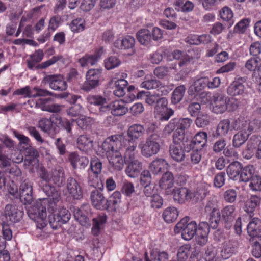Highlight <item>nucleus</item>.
Masks as SVG:
<instances>
[{
    "mask_svg": "<svg viewBox=\"0 0 261 261\" xmlns=\"http://www.w3.org/2000/svg\"><path fill=\"white\" fill-rule=\"evenodd\" d=\"M161 142L160 135L158 134L153 133L147 138L145 143L140 144L138 147L144 156L150 157L159 152Z\"/></svg>",
    "mask_w": 261,
    "mask_h": 261,
    "instance_id": "obj_4",
    "label": "nucleus"
},
{
    "mask_svg": "<svg viewBox=\"0 0 261 261\" xmlns=\"http://www.w3.org/2000/svg\"><path fill=\"white\" fill-rule=\"evenodd\" d=\"M242 78L233 81L227 88V91L230 96L242 95L245 94V87L242 83Z\"/></svg>",
    "mask_w": 261,
    "mask_h": 261,
    "instance_id": "obj_30",
    "label": "nucleus"
},
{
    "mask_svg": "<svg viewBox=\"0 0 261 261\" xmlns=\"http://www.w3.org/2000/svg\"><path fill=\"white\" fill-rule=\"evenodd\" d=\"M145 132V129L143 125L140 124H134L131 125L127 131L128 137L130 138L128 140L126 137L122 135L125 139L127 140L126 147L129 146V142L134 141L135 140L142 136Z\"/></svg>",
    "mask_w": 261,
    "mask_h": 261,
    "instance_id": "obj_23",
    "label": "nucleus"
},
{
    "mask_svg": "<svg viewBox=\"0 0 261 261\" xmlns=\"http://www.w3.org/2000/svg\"><path fill=\"white\" fill-rule=\"evenodd\" d=\"M51 98H41L36 102V107L40 108L43 111L51 113H58L62 110V106L59 104L49 103Z\"/></svg>",
    "mask_w": 261,
    "mask_h": 261,
    "instance_id": "obj_20",
    "label": "nucleus"
},
{
    "mask_svg": "<svg viewBox=\"0 0 261 261\" xmlns=\"http://www.w3.org/2000/svg\"><path fill=\"white\" fill-rule=\"evenodd\" d=\"M167 59L170 61L173 59L180 60L179 66L181 67L186 65L192 58L181 50H175L167 56Z\"/></svg>",
    "mask_w": 261,
    "mask_h": 261,
    "instance_id": "obj_37",
    "label": "nucleus"
},
{
    "mask_svg": "<svg viewBox=\"0 0 261 261\" xmlns=\"http://www.w3.org/2000/svg\"><path fill=\"white\" fill-rule=\"evenodd\" d=\"M207 137V134L206 132H200L196 134L187 145L190 146V149H194L195 148H197L201 149L205 145Z\"/></svg>",
    "mask_w": 261,
    "mask_h": 261,
    "instance_id": "obj_26",
    "label": "nucleus"
},
{
    "mask_svg": "<svg viewBox=\"0 0 261 261\" xmlns=\"http://www.w3.org/2000/svg\"><path fill=\"white\" fill-rule=\"evenodd\" d=\"M62 122L61 117L58 115H52L50 118H42L38 122L39 127L44 132L49 133L53 124H60Z\"/></svg>",
    "mask_w": 261,
    "mask_h": 261,
    "instance_id": "obj_18",
    "label": "nucleus"
},
{
    "mask_svg": "<svg viewBox=\"0 0 261 261\" xmlns=\"http://www.w3.org/2000/svg\"><path fill=\"white\" fill-rule=\"evenodd\" d=\"M135 38L129 35H127L123 38H119L114 42L115 47L120 49H133L135 44ZM134 51L132 50V54L134 53Z\"/></svg>",
    "mask_w": 261,
    "mask_h": 261,
    "instance_id": "obj_25",
    "label": "nucleus"
},
{
    "mask_svg": "<svg viewBox=\"0 0 261 261\" xmlns=\"http://www.w3.org/2000/svg\"><path fill=\"white\" fill-rule=\"evenodd\" d=\"M107 217L106 215H100L93 219V227L92 232L94 235H98L102 226L106 223Z\"/></svg>",
    "mask_w": 261,
    "mask_h": 261,
    "instance_id": "obj_44",
    "label": "nucleus"
},
{
    "mask_svg": "<svg viewBox=\"0 0 261 261\" xmlns=\"http://www.w3.org/2000/svg\"><path fill=\"white\" fill-rule=\"evenodd\" d=\"M24 151H25V164L28 165L35 164L37 162V158L39 156L38 151L32 146Z\"/></svg>",
    "mask_w": 261,
    "mask_h": 261,
    "instance_id": "obj_42",
    "label": "nucleus"
},
{
    "mask_svg": "<svg viewBox=\"0 0 261 261\" xmlns=\"http://www.w3.org/2000/svg\"><path fill=\"white\" fill-rule=\"evenodd\" d=\"M252 254L255 258L261 257V236L252 239Z\"/></svg>",
    "mask_w": 261,
    "mask_h": 261,
    "instance_id": "obj_53",
    "label": "nucleus"
},
{
    "mask_svg": "<svg viewBox=\"0 0 261 261\" xmlns=\"http://www.w3.org/2000/svg\"><path fill=\"white\" fill-rule=\"evenodd\" d=\"M230 130V121L228 119H224L218 123L216 130V135L217 136H225Z\"/></svg>",
    "mask_w": 261,
    "mask_h": 261,
    "instance_id": "obj_47",
    "label": "nucleus"
},
{
    "mask_svg": "<svg viewBox=\"0 0 261 261\" xmlns=\"http://www.w3.org/2000/svg\"><path fill=\"white\" fill-rule=\"evenodd\" d=\"M19 197L24 204H30L33 200L32 184L28 179L23 180L20 186Z\"/></svg>",
    "mask_w": 261,
    "mask_h": 261,
    "instance_id": "obj_14",
    "label": "nucleus"
},
{
    "mask_svg": "<svg viewBox=\"0 0 261 261\" xmlns=\"http://www.w3.org/2000/svg\"><path fill=\"white\" fill-rule=\"evenodd\" d=\"M220 16L224 21H229L230 25L233 24L231 19L233 18V13L230 8L227 6L224 7L220 11Z\"/></svg>",
    "mask_w": 261,
    "mask_h": 261,
    "instance_id": "obj_61",
    "label": "nucleus"
},
{
    "mask_svg": "<svg viewBox=\"0 0 261 261\" xmlns=\"http://www.w3.org/2000/svg\"><path fill=\"white\" fill-rule=\"evenodd\" d=\"M121 202V194L119 191H115L106 201L108 208L111 206L116 207Z\"/></svg>",
    "mask_w": 261,
    "mask_h": 261,
    "instance_id": "obj_55",
    "label": "nucleus"
},
{
    "mask_svg": "<svg viewBox=\"0 0 261 261\" xmlns=\"http://www.w3.org/2000/svg\"><path fill=\"white\" fill-rule=\"evenodd\" d=\"M48 201L46 199H39L32 205L27 209L28 216L32 220H36L38 218H46V203Z\"/></svg>",
    "mask_w": 261,
    "mask_h": 261,
    "instance_id": "obj_8",
    "label": "nucleus"
},
{
    "mask_svg": "<svg viewBox=\"0 0 261 261\" xmlns=\"http://www.w3.org/2000/svg\"><path fill=\"white\" fill-rule=\"evenodd\" d=\"M209 214V226L213 229H216L220 220L221 215L219 208L208 213Z\"/></svg>",
    "mask_w": 261,
    "mask_h": 261,
    "instance_id": "obj_51",
    "label": "nucleus"
},
{
    "mask_svg": "<svg viewBox=\"0 0 261 261\" xmlns=\"http://www.w3.org/2000/svg\"><path fill=\"white\" fill-rule=\"evenodd\" d=\"M260 199L257 196L253 195L248 199L244 205V211L248 213L250 216H252L257 206L260 203Z\"/></svg>",
    "mask_w": 261,
    "mask_h": 261,
    "instance_id": "obj_40",
    "label": "nucleus"
},
{
    "mask_svg": "<svg viewBox=\"0 0 261 261\" xmlns=\"http://www.w3.org/2000/svg\"><path fill=\"white\" fill-rule=\"evenodd\" d=\"M191 245L189 244L181 246L178 250L177 256L178 261H186L190 254Z\"/></svg>",
    "mask_w": 261,
    "mask_h": 261,
    "instance_id": "obj_57",
    "label": "nucleus"
},
{
    "mask_svg": "<svg viewBox=\"0 0 261 261\" xmlns=\"http://www.w3.org/2000/svg\"><path fill=\"white\" fill-rule=\"evenodd\" d=\"M169 167V164L165 159L158 158L151 162L149 168L153 173L157 174L164 171Z\"/></svg>",
    "mask_w": 261,
    "mask_h": 261,
    "instance_id": "obj_32",
    "label": "nucleus"
},
{
    "mask_svg": "<svg viewBox=\"0 0 261 261\" xmlns=\"http://www.w3.org/2000/svg\"><path fill=\"white\" fill-rule=\"evenodd\" d=\"M174 182V176L171 172H166L162 176L159 181L160 187L164 190H168L173 187Z\"/></svg>",
    "mask_w": 261,
    "mask_h": 261,
    "instance_id": "obj_39",
    "label": "nucleus"
},
{
    "mask_svg": "<svg viewBox=\"0 0 261 261\" xmlns=\"http://www.w3.org/2000/svg\"><path fill=\"white\" fill-rule=\"evenodd\" d=\"M208 186L205 184L199 185L193 192H191L192 200L195 202L202 201L209 193Z\"/></svg>",
    "mask_w": 261,
    "mask_h": 261,
    "instance_id": "obj_36",
    "label": "nucleus"
},
{
    "mask_svg": "<svg viewBox=\"0 0 261 261\" xmlns=\"http://www.w3.org/2000/svg\"><path fill=\"white\" fill-rule=\"evenodd\" d=\"M71 215L69 211L62 208L55 214L49 216L48 220L51 227L54 229H57L62 224L66 223L70 219Z\"/></svg>",
    "mask_w": 261,
    "mask_h": 261,
    "instance_id": "obj_9",
    "label": "nucleus"
},
{
    "mask_svg": "<svg viewBox=\"0 0 261 261\" xmlns=\"http://www.w3.org/2000/svg\"><path fill=\"white\" fill-rule=\"evenodd\" d=\"M23 212L18 210L15 205L7 204L4 210V215L7 221L11 223H16L20 221Z\"/></svg>",
    "mask_w": 261,
    "mask_h": 261,
    "instance_id": "obj_19",
    "label": "nucleus"
},
{
    "mask_svg": "<svg viewBox=\"0 0 261 261\" xmlns=\"http://www.w3.org/2000/svg\"><path fill=\"white\" fill-rule=\"evenodd\" d=\"M102 168V164L100 160L96 157L92 158L90 162L88 178V182L90 186L95 187L98 186L99 175L101 172Z\"/></svg>",
    "mask_w": 261,
    "mask_h": 261,
    "instance_id": "obj_7",
    "label": "nucleus"
},
{
    "mask_svg": "<svg viewBox=\"0 0 261 261\" xmlns=\"http://www.w3.org/2000/svg\"><path fill=\"white\" fill-rule=\"evenodd\" d=\"M152 36L147 29H141L137 33V39L143 45L148 44L151 40Z\"/></svg>",
    "mask_w": 261,
    "mask_h": 261,
    "instance_id": "obj_49",
    "label": "nucleus"
},
{
    "mask_svg": "<svg viewBox=\"0 0 261 261\" xmlns=\"http://www.w3.org/2000/svg\"><path fill=\"white\" fill-rule=\"evenodd\" d=\"M42 189L48 197V198H42V199H46L48 201L46 203L48 211L53 213L57 208V203L60 200V193L54 186L49 184L43 185Z\"/></svg>",
    "mask_w": 261,
    "mask_h": 261,
    "instance_id": "obj_6",
    "label": "nucleus"
},
{
    "mask_svg": "<svg viewBox=\"0 0 261 261\" xmlns=\"http://www.w3.org/2000/svg\"><path fill=\"white\" fill-rule=\"evenodd\" d=\"M173 198L175 202L184 203L186 201L192 199L191 192L186 188H176L174 190Z\"/></svg>",
    "mask_w": 261,
    "mask_h": 261,
    "instance_id": "obj_28",
    "label": "nucleus"
},
{
    "mask_svg": "<svg viewBox=\"0 0 261 261\" xmlns=\"http://www.w3.org/2000/svg\"><path fill=\"white\" fill-rule=\"evenodd\" d=\"M77 125L82 129H87L93 123V120L89 117L81 116L76 120Z\"/></svg>",
    "mask_w": 261,
    "mask_h": 261,
    "instance_id": "obj_60",
    "label": "nucleus"
},
{
    "mask_svg": "<svg viewBox=\"0 0 261 261\" xmlns=\"http://www.w3.org/2000/svg\"><path fill=\"white\" fill-rule=\"evenodd\" d=\"M168 101L166 98H159L155 107V112L162 121H167L173 115L174 111L167 108Z\"/></svg>",
    "mask_w": 261,
    "mask_h": 261,
    "instance_id": "obj_13",
    "label": "nucleus"
},
{
    "mask_svg": "<svg viewBox=\"0 0 261 261\" xmlns=\"http://www.w3.org/2000/svg\"><path fill=\"white\" fill-rule=\"evenodd\" d=\"M222 218L225 224V227L229 229L232 225V222L236 216V207L234 205H227L221 211Z\"/></svg>",
    "mask_w": 261,
    "mask_h": 261,
    "instance_id": "obj_21",
    "label": "nucleus"
},
{
    "mask_svg": "<svg viewBox=\"0 0 261 261\" xmlns=\"http://www.w3.org/2000/svg\"><path fill=\"white\" fill-rule=\"evenodd\" d=\"M101 69H91L86 73V81L82 86L84 91H89L99 85L101 76Z\"/></svg>",
    "mask_w": 261,
    "mask_h": 261,
    "instance_id": "obj_10",
    "label": "nucleus"
},
{
    "mask_svg": "<svg viewBox=\"0 0 261 261\" xmlns=\"http://www.w3.org/2000/svg\"><path fill=\"white\" fill-rule=\"evenodd\" d=\"M44 54L42 50H36L34 54L31 55L27 61L28 67L30 69H36L37 64L40 62L43 58Z\"/></svg>",
    "mask_w": 261,
    "mask_h": 261,
    "instance_id": "obj_41",
    "label": "nucleus"
},
{
    "mask_svg": "<svg viewBox=\"0 0 261 261\" xmlns=\"http://www.w3.org/2000/svg\"><path fill=\"white\" fill-rule=\"evenodd\" d=\"M247 232L252 238L260 236L259 234L261 232V220L258 218L252 219L248 224Z\"/></svg>",
    "mask_w": 261,
    "mask_h": 261,
    "instance_id": "obj_33",
    "label": "nucleus"
},
{
    "mask_svg": "<svg viewBox=\"0 0 261 261\" xmlns=\"http://www.w3.org/2000/svg\"><path fill=\"white\" fill-rule=\"evenodd\" d=\"M254 169L252 166H247L243 168L240 172L239 180L243 182H247L254 176Z\"/></svg>",
    "mask_w": 261,
    "mask_h": 261,
    "instance_id": "obj_50",
    "label": "nucleus"
},
{
    "mask_svg": "<svg viewBox=\"0 0 261 261\" xmlns=\"http://www.w3.org/2000/svg\"><path fill=\"white\" fill-rule=\"evenodd\" d=\"M77 147L81 151L88 152L93 147V139L87 135H81L77 139Z\"/></svg>",
    "mask_w": 261,
    "mask_h": 261,
    "instance_id": "obj_29",
    "label": "nucleus"
},
{
    "mask_svg": "<svg viewBox=\"0 0 261 261\" xmlns=\"http://www.w3.org/2000/svg\"><path fill=\"white\" fill-rule=\"evenodd\" d=\"M175 9L178 11L189 12L193 10V3L187 0H176L175 2Z\"/></svg>",
    "mask_w": 261,
    "mask_h": 261,
    "instance_id": "obj_48",
    "label": "nucleus"
},
{
    "mask_svg": "<svg viewBox=\"0 0 261 261\" xmlns=\"http://www.w3.org/2000/svg\"><path fill=\"white\" fill-rule=\"evenodd\" d=\"M69 160L74 168H84L88 164L89 160L85 156H80L76 152H72L70 154Z\"/></svg>",
    "mask_w": 261,
    "mask_h": 261,
    "instance_id": "obj_38",
    "label": "nucleus"
},
{
    "mask_svg": "<svg viewBox=\"0 0 261 261\" xmlns=\"http://www.w3.org/2000/svg\"><path fill=\"white\" fill-rule=\"evenodd\" d=\"M242 170V164L236 161L231 163L227 167V174L230 179L238 180L240 179V172Z\"/></svg>",
    "mask_w": 261,
    "mask_h": 261,
    "instance_id": "obj_35",
    "label": "nucleus"
},
{
    "mask_svg": "<svg viewBox=\"0 0 261 261\" xmlns=\"http://www.w3.org/2000/svg\"><path fill=\"white\" fill-rule=\"evenodd\" d=\"M137 145V143L134 141L129 142V146L124 152L125 162L127 165L125 173L130 178L137 177L142 169V164L136 158L134 152Z\"/></svg>",
    "mask_w": 261,
    "mask_h": 261,
    "instance_id": "obj_3",
    "label": "nucleus"
},
{
    "mask_svg": "<svg viewBox=\"0 0 261 261\" xmlns=\"http://www.w3.org/2000/svg\"><path fill=\"white\" fill-rule=\"evenodd\" d=\"M238 246V242L235 240H230L226 241L223 246L220 252V255L222 258L227 259L230 258L237 252Z\"/></svg>",
    "mask_w": 261,
    "mask_h": 261,
    "instance_id": "obj_24",
    "label": "nucleus"
},
{
    "mask_svg": "<svg viewBox=\"0 0 261 261\" xmlns=\"http://www.w3.org/2000/svg\"><path fill=\"white\" fill-rule=\"evenodd\" d=\"M96 56L94 55H86L82 58L79 59L78 62L82 67H86L89 65H94L98 61Z\"/></svg>",
    "mask_w": 261,
    "mask_h": 261,
    "instance_id": "obj_56",
    "label": "nucleus"
},
{
    "mask_svg": "<svg viewBox=\"0 0 261 261\" xmlns=\"http://www.w3.org/2000/svg\"><path fill=\"white\" fill-rule=\"evenodd\" d=\"M43 181L40 182V186L43 187V185L48 184V181H51L58 186L62 185L64 179V173L62 168L58 166L53 169L49 173L42 176Z\"/></svg>",
    "mask_w": 261,
    "mask_h": 261,
    "instance_id": "obj_11",
    "label": "nucleus"
},
{
    "mask_svg": "<svg viewBox=\"0 0 261 261\" xmlns=\"http://www.w3.org/2000/svg\"><path fill=\"white\" fill-rule=\"evenodd\" d=\"M90 199L92 205L98 210L108 208L106 200L101 190L95 189L90 193Z\"/></svg>",
    "mask_w": 261,
    "mask_h": 261,
    "instance_id": "obj_17",
    "label": "nucleus"
},
{
    "mask_svg": "<svg viewBox=\"0 0 261 261\" xmlns=\"http://www.w3.org/2000/svg\"><path fill=\"white\" fill-rule=\"evenodd\" d=\"M63 192L75 199H80L83 197V191L80 184L72 177L67 179L65 190Z\"/></svg>",
    "mask_w": 261,
    "mask_h": 261,
    "instance_id": "obj_12",
    "label": "nucleus"
},
{
    "mask_svg": "<svg viewBox=\"0 0 261 261\" xmlns=\"http://www.w3.org/2000/svg\"><path fill=\"white\" fill-rule=\"evenodd\" d=\"M110 113L115 116H122L126 113L128 109L123 100H116L109 103Z\"/></svg>",
    "mask_w": 261,
    "mask_h": 261,
    "instance_id": "obj_34",
    "label": "nucleus"
},
{
    "mask_svg": "<svg viewBox=\"0 0 261 261\" xmlns=\"http://www.w3.org/2000/svg\"><path fill=\"white\" fill-rule=\"evenodd\" d=\"M178 216V212L175 207H168L163 213L162 216L165 222L171 223L174 221Z\"/></svg>",
    "mask_w": 261,
    "mask_h": 261,
    "instance_id": "obj_45",
    "label": "nucleus"
},
{
    "mask_svg": "<svg viewBox=\"0 0 261 261\" xmlns=\"http://www.w3.org/2000/svg\"><path fill=\"white\" fill-rule=\"evenodd\" d=\"M45 84H48L54 90L64 91L67 88V84L63 76L60 74L48 75L43 79Z\"/></svg>",
    "mask_w": 261,
    "mask_h": 261,
    "instance_id": "obj_15",
    "label": "nucleus"
},
{
    "mask_svg": "<svg viewBox=\"0 0 261 261\" xmlns=\"http://www.w3.org/2000/svg\"><path fill=\"white\" fill-rule=\"evenodd\" d=\"M210 232V226L206 222H201L196 233V242L198 244L203 246L208 241V235Z\"/></svg>",
    "mask_w": 261,
    "mask_h": 261,
    "instance_id": "obj_22",
    "label": "nucleus"
},
{
    "mask_svg": "<svg viewBox=\"0 0 261 261\" xmlns=\"http://www.w3.org/2000/svg\"><path fill=\"white\" fill-rule=\"evenodd\" d=\"M231 126L233 129L238 130L233 135L232 141L233 146L238 148L244 144L253 132L261 128V117L250 120L240 117L232 122Z\"/></svg>",
    "mask_w": 261,
    "mask_h": 261,
    "instance_id": "obj_2",
    "label": "nucleus"
},
{
    "mask_svg": "<svg viewBox=\"0 0 261 261\" xmlns=\"http://www.w3.org/2000/svg\"><path fill=\"white\" fill-rule=\"evenodd\" d=\"M70 28L72 32L79 33L83 31L85 28L84 19L81 18H77L73 19L70 24Z\"/></svg>",
    "mask_w": 261,
    "mask_h": 261,
    "instance_id": "obj_54",
    "label": "nucleus"
},
{
    "mask_svg": "<svg viewBox=\"0 0 261 261\" xmlns=\"http://www.w3.org/2000/svg\"><path fill=\"white\" fill-rule=\"evenodd\" d=\"M89 210V205L87 204H83L81 208L78 207L74 208V217L82 225H86L89 223V219L83 211H85V213L88 214Z\"/></svg>",
    "mask_w": 261,
    "mask_h": 261,
    "instance_id": "obj_31",
    "label": "nucleus"
},
{
    "mask_svg": "<svg viewBox=\"0 0 261 261\" xmlns=\"http://www.w3.org/2000/svg\"><path fill=\"white\" fill-rule=\"evenodd\" d=\"M260 64V59L259 58L257 57H251L246 61L245 67L248 71H254V72H255Z\"/></svg>",
    "mask_w": 261,
    "mask_h": 261,
    "instance_id": "obj_59",
    "label": "nucleus"
},
{
    "mask_svg": "<svg viewBox=\"0 0 261 261\" xmlns=\"http://www.w3.org/2000/svg\"><path fill=\"white\" fill-rule=\"evenodd\" d=\"M229 98L223 94L216 93L213 98V111L216 114L224 113L229 107Z\"/></svg>",
    "mask_w": 261,
    "mask_h": 261,
    "instance_id": "obj_16",
    "label": "nucleus"
},
{
    "mask_svg": "<svg viewBox=\"0 0 261 261\" xmlns=\"http://www.w3.org/2000/svg\"><path fill=\"white\" fill-rule=\"evenodd\" d=\"M14 136L18 140V146L21 151H24L31 146V140L29 137L19 133L16 130H13Z\"/></svg>",
    "mask_w": 261,
    "mask_h": 261,
    "instance_id": "obj_43",
    "label": "nucleus"
},
{
    "mask_svg": "<svg viewBox=\"0 0 261 261\" xmlns=\"http://www.w3.org/2000/svg\"><path fill=\"white\" fill-rule=\"evenodd\" d=\"M105 67L107 70H111L119 66L120 60L116 56H110L104 61Z\"/></svg>",
    "mask_w": 261,
    "mask_h": 261,
    "instance_id": "obj_58",
    "label": "nucleus"
},
{
    "mask_svg": "<svg viewBox=\"0 0 261 261\" xmlns=\"http://www.w3.org/2000/svg\"><path fill=\"white\" fill-rule=\"evenodd\" d=\"M168 258V255L165 252L158 253L155 251L151 252L149 258L151 261H165Z\"/></svg>",
    "mask_w": 261,
    "mask_h": 261,
    "instance_id": "obj_64",
    "label": "nucleus"
},
{
    "mask_svg": "<svg viewBox=\"0 0 261 261\" xmlns=\"http://www.w3.org/2000/svg\"><path fill=\"white\" fill-rule=\"evenodd\" d=\"M127 140L122 135L112 136L107 138L103 142L101 149L103 155H106L110 164L114 170H121L124 166L125 158L122 152L126 150Z\"/></svg>",
    "mask_w": 261,
    "mask_h": 261,
    "instance_id": "obj_1",
    "label": "nucleus"
},
{
    "mask_svg": "<svg viewBox=\"0 0 261 261\" xmlns=\"http://www.w3.org/2000/svg\"><path fill=\"white\" fill-rule=\"evenodd\" d=\"M169 154L175 161L181 162L185 158V153L182 147L178 144H172L169 146Z\"/></svg>",
    "mask_w": 261,
    "mask_h": 261,
    "instance_id": "obj_27",
    "label": "nucleus"
},
{
    "mask_svg": "<svg viewBox=\"0 0 261 261\" xmlns=\"http://www.w3.org/2000/svg\"><path fill=\"white\" fill-rule=\"evenodd\" d=\"M61 17L59 15L51 17L48 22V30L55 31L61 23Z\"/></svg>",
    "mask_w": 261,
    "mask_h": 261,
    "instance_id": "obj_62",
    "label": "nucleus"
},
{
    "mask_svg": "<svg viewBox=\"0 0 261 261\" xmlns=\"http://www.w3.org/2000/svg\"><path fill=\"white\" fill-rule=\"evenodd\" d=\"M249 187L252 191L261 190V177L255 175L250 180Z\"/></svg>",
    "mask_w": 261,
    "mask_h": 261,
    "instance_id": "obj_63",
    "label": "nucleus"
},
{
    "mask_svg": "<svg viewBox=\"0 0 261 261\" xmlns=\"http://www.w3.org/2000/svg\"><path fill=\"white\" fill-rule=\"evenodd\" d=\"M196 223L195 221H191L187 223V219L184 218L178 222L174 229L175 232H181L182 238L187 241L191 240L197 231Z\"/></svg>",
    "mask_w": 261,
    "mask_h": 261,
    "instance_id": "obj_5",
    "label": "nucleus"
},
{
    "mask_svg": "<svg viewBox=\"0 0 261 261\" xmlns=\"http://www.w3.org/2000/svg\"><path fill=\"white\" fill-rule=\"evenodd\" d=\"M128 83L124 79H119L115 82L114 94L118 97L124 96L126 92V86Z\"/></svg>",
    "mask_w": 261,
    "mask_h": 261,
    "instance_id": "obj_46",
    "label": "nucleus"
},
{
    "mask_svg": "<svg viewBox=\"0 0 261 261\" xmlns=\"http://www.w3.org/2000/svg\"><path fill=\"white\" fill-rule=\"evenodd\" d=\"M186 91V88L184 85H180L174 90L171 97V101L174 104L179 102L182 99Z\"/></svg>",
    "mask_w": 261,
    "mask_h": 261,
    "instance_id": "obj_52",
    "label": "nucleus"
}]
</instances>
